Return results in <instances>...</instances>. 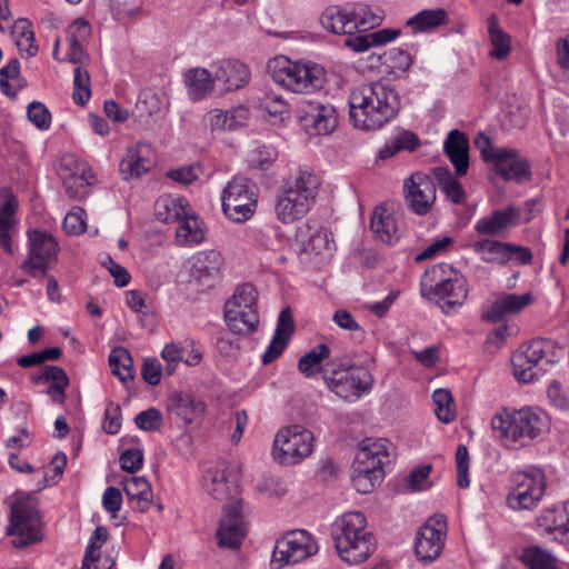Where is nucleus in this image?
<instances>
[{
    "instance_id": "1",
    "label": "nucleus",
    "mask_w": 569,
    "mask_h": 569,
    "mask_svg": "<svg viewBox=\"0 0 569 569\" xmlns=\"http://www.w3.org/2000/svg\"><path fill=\"white\" fill-rule=\"evenodd\" d=\"M348 103L353 126L363 130L380 129L400 109L397 91L381 81L363 83L353 89Z\"/></svg>"
},
{
    "instance_id": "2",
    "label": "nucleus",
    "mask_w": 569,
    "mask_h": 569,
    "mask_svg": "<svg viewBox=\"0 0 569 569\" xmlns=\"http://www.w3.org/2000/svg\"><path fill=\"white\" fill-rule=\"evenodd\" d=\"M320 184V178L310 169L299 168L290 173L278 190L277 218L291 223L305 217L316 202Z\"/></svg>"
},
{
    "instance_id": "3",
    "label": "nucleus",
    "mask_w": 569,
    "mask_h": 569,
    "mask_svg": "<svg viewBox=\"0 0 569 569\" xmlns=\"http://www.w3.org/2000/svg\"><path fill=\"white\" fill-rule=\"evenodd\" d=\"M366 517L359 512H347L331 526V537L341 559L350 565L366 561L376 549L373 535L366 530Z\"/></svg>"
},
{
    "instance_id": "4",
    "label": "nucleus",
    "mask_w": 569,
    "mask_h": 569,
    "mask_svg": "<svg viewBox=\"0 0 569 569\" xmlns=\"http://www.w3.org/2000/svg\"><path fill=\"white\" fill-rule=\"evenodd\" d=\"M493 432L505 446L510 448L523 447L538 437L546 421L543 417L531 408L507 410L496 413L491 419Z\"/></svg>"
},
{
    "instance_id": "5",
    "label": "nucleus",
    "mask_w": 569,
    "mask_h": 569,
    "mask_svg": "<svg viewBox=\"0 0 569 569\" xmlns=\"http://www.w3.org/2000/svg\"><path fill=\"white\" fill-rule=\"evenodd\" d=\"M422 295L437 302L445 313H450L467 299L465 280L448 263L429 268L421 280Z\"/></svg>"
},
{
    "instance_id": "6",
    "label": "nucleus",
    "mask_w": 569,
    "mask_h": 569,
    "mask_svg": "<svg viewBox=\"0 0 569 569\" xmlns=\"http://www.w3.org/2000/svg\"><path fill=\"white\" fill-rule=\"evenodd\" d=\"M389 462L386 439L362 440L352 463L351 480L356 490L363 495L371 492L383 479V467Z\"/></svg>"
},
{
    "instance_id": "7",
    "label": "nucleus",
    "mask_w": 569,
    "mask_h": 569,
    "mask_svg": "<svg viewBox=\"0 0 569 569\" xmlns=\"http://www.w3.org/2000/svg\"><path fill=\"white\" fill-rule=\"evenodd\" d=\"M557 347L548 339H535L512 355L515 378L522 383L538 380L557 362Z\"/></svg>"
},
{
    "instance_id": "8",
    "label": "nucleus",
    "mask_w": 569,
    "mask_h": 569,
    "mask_svg": "<svg viewBox=\"0 0 569 569\" xmlns=\"http://www.w3.org/2000/svg\"><path fill=\"white\" fill-rule=\"evenodd\" d=\"M272 79L292 92L316 91L323 86V69L315 63L292 62L284 57L268 63Z\"/></svg>"
},
{
    "instance_id": "9",
    "label": "nucleus",
    "mask_w": 569,
    "mask_h": 569,
    "mask_svg": "<svg viewBox=\"0 0 569 569\" xmlns=\"http://www.w3.org/2000/svg\"><path fill=\"white\" fill-rule=\"evenodd\" d=\"M313 435L300 425L279 430L273 441V458L283 465H296L309 457L313 450Z\"/></svg>"
},
{
    "instance_id": "10",
    "label": "nucleus",
    "mask_w": 569,
    "mask_h": 569,
    "mask_svg": "<svg viewBox=\"0 0 569 569\" xmlns=\"http://www.w3.org/2000/svg\"><path fill=\"white\" fill-rule=\"evenodd\" d=\"M223 213L234 222L249 220L257 209L254 184L244 177H234L223 189L221 197Z\"/></svg>"
},
{
    "instance_id": "11",
    "label": "nucleus",
    "mask_w": 569,
    "mask_h": 569,
    "mask_svg": "<svg viewBox=\"0 0 569 569\" xmlns=\"http://www.w3.org/2000/svg\"><path fill=\"white\" fill-rule=\"evenodd\" d=\"M41 518L31 505L18 501L12 503L10 511V523L7 527V535L12 537L16 548H23L42 539Z\"/></svg>"
},
{
    "instance_id": "12",
    "label": "nucleus",
    "mask_w": 569,
    "mask_h": 569,
    "mask_svg": "<svg viewBox=\"0 0 569 569\" xmlns=\"http://www.w3.org/2000/svg\"><path fill=\"white\" fill-rule=\"evenodd\" d=\"M29 252L21 269L33 278L47 277L50 264L56 260L58 242L50 233L40 230L28 232Z\"/></svg>"
},
{
    "instance_id": "13",
    "label": "nucleus",
    "mask_w": 569,
    "mask_h": 569,
    "mask_svg": "<svg viewBox=\"0 0 569 569\" xmlns=\"http://www.w3.org/2000/svg\"><path fill=\"white\" fill-rule=\"evenodd\" d=\"M447 519L442 515L430 517L418 530L415 553L423 563L435 561L442 553L447 538Z\"/></svg>"
},
{
    "instance_id": "14",
    "label": "nucleus",
    "mask_w": 569,
    "mask_h": 569,
    "mask_svg": "<svg viewBox=\"0 0 569 569\" xmlns=\"http://www.w3.org/2000/svg\"><path fill=\"white\" fill-rule=\"evenodd\" d=\"M318 552V545L306 530H296L287 533L277 542L273 551V561L291 565L303 561Z\"/></svg>"
},
{
    "instance_id": "15",
    "label": "nucleus",
    "mask_w": 569,
    "mask_h": 569,
    "mask_svg": "<svg viewBox=\"0 0 569 569\" xmlns=\"http://www.w3.org/2000/svg\"><path fill=\"white\" fill-rule=\"evenodd\" d=\"M241 512L242 500L240 499L231 500L224 506L216 535L220 548L238 549L241 546L248 532Z\"/></svg>"
},
{
    "instance_id": "16",
    "label": "nucleus",
    "mask_w": 569,
    "mask_h": 569,
    "mask_svg": "<svg viewBox=\"0 0 569 569\" xmlns=\"http://www.w3.org/2000/svg\"><path fill=\"white\" fill-rule=\"evenodd\" d=\"M433 179L423 173L415 172L405 180L403 192L408 208L418 216L429 213L436 201Z\"/></svg>"
},
{
    "instance_id": "17",
    "label": "nucleus",
    "mask_w": 569,
    "mask_h": 569,
    "mask_svg": "<svg viewBox=\"0 0 569 569\" xmlns=\"http://www.w3.org/2000/svg\"><path fill=\"white\" fill-rule=\"evenodd\" d=\"M515 487L507 496V505L513 510L533 509L541 500L546 482L542 473H519L515 478Z\"/></svg>"
},
{
    "instance_id": "18",
    "label": "nucleus",
    "mask_w": 569,
    "mask_h": 569,
    "mask_svg": "<svg viewBox=\"0 0 569 569\" xmlns=\"http://www.w3.org/2000/svg\"><path fill=\"white\" fill-rule=\"evenodd\" d=\"M302 128L309 134H329L338 124L336 109L331 104L307 101L299 111Z\"/></svg>"
},
{
    "instance_id": "19",
    "label": "nucleus",
    "mask_w": 569,
    "mask_h": 569,
    "mask_svg": "<svg viewBox=\"0 0 569 569\" xmlns=\"http://www.w3.org/2000/svg\"><path fill=\"white\" fill-rule=\"evenodd\" d=\"M373 382L370 371L358 366L339 378H327V387L345 400L359 399L371 390Z\"/></svg>"
},
{
    "instance_id": "20",
    "label": "nucleus",
    "mask_w": 569,
    "mask_h": 569,
    "mask_svg": "<svg viewBox=\"0 0 569 569\" xmlns=\"http://www.w3.org/2000/svg\"><path fill=\"white\" fill-rule=\"evenodd\" d=\"M190 278L203 288H210L219 279L223 258L216 250L199 251L191 258Z\"/></svg>"
},
{
    "instance_id": "21",
    "label": "nucleus",
    "mask_w": 569,
    "mask_h": 569,
    "mask_svg": "<svg viewBox=\"0 0 569 569\" xmlns=\"http://www.w3.org/2000/svg\"><path fill=\"white\" fill-rule=\"evenodd\" d=\"M296 241L301 252L330 256L335 249L331 233L322 227L307 222L297 228Z\"/></svg>"
},
{
    "instance_id": "22",
    "label": "nucleus",
    "mask_w": 569,
    "mask_h": 569,
    "mask_svg": "<svg viewBox=\"0 0 569 569\" xmlns=\"http://www.w3.org/2000/svg\"><path fill=\"white\" fill-rule=\"evenodd\" d=\"M152 153L151 146L144 142L128 147L119 164L122 178L129 180L146 174L152 167Z\"/></svg>"
},
{
    "instance_id": "23",
    "label": "nucleus",
    "mask_w": 569,
    "mask_h": 569,
    "mask_svg": "<svg viewBox=\"0 0 569 569\" xmlns=\"http://www.w3.org/2000/svg\"><path fill=\"white\" fill-rule=\"evenodd\" d=\"M493 164L498 174L505 180L522 182L530 179V166L516 149L500 148Z\"/></svg>"
},
{
    "instance_id": "24",
    "label": "nucleus",
    "mask_w": 569,
    "mask_h": 569,
    "mask_svg": "<svg viewBox=\"0 0 569 569\" xmlns=\"http://www.w3.org/2000/svg\"><path fill=\"white\" fill-rule=\"evenodd\" d=\"M532 296L530 292L523 295L503 293L482 313V319L489 322H500L508 316L521 312L531 305Z\"/></svg>"
},
{
    "instance_id": "25",
    "label": "nucleus",
    "mask_w": 569,
    "mask_h": 569,
    "mask_svg": "<svg viewBox=\"0 0 569 569\" xmlns=\"http://www.w3.org/2000/svg\"><path fill=\"white\" fill-rule=\"evenodd\" d=\"M538 527L543 533L552 536L553 540L569 543V501L562 508L546 509L537 519Z\"/></svg>"
},
{
    "instance_id": "26",
    "label": "nucleus",
    "mask_w": 569,
    "mask_h": 569,
    "mask_svg": "<svg viewBox=\"0 0 569 569\" xmlns=\"http://www.w3.org/2000/svg\"><path fill=\"white\" fill-rule=\"evenodd\" d=\"M168 410L186 425L199 420L206 410L203 401L189 392H173L168 398Z\"/></svg>"
},
{
    "instance_id": "27",
    "label": "nucleus",
    "mask_w": 569,
    "mask_h": 569,
    "mask_svg": "<svg viewBox=\"0 0 569 569\" xmlns=\"http://www.w3.org/2000/svg\"><path fill=\"white\" fill-rule=\"evenodd\" d=\"M443 151L455 167L456 176H465L469 169V140L466 133L458 129L449 131Z\"/></svg>"
},
{
    "instance_id": "28",
    "label": "nucleus",
    "mask_w": 569,
    "mask_h": 569,
    "mask_svg": "<svg viewBox=\"0 0 569 569\" xmlns=\"http://www.w3.org/2000/svg\"><path fill=\"white\" fill-rule=\"evenodd\" d=\"M295 330V322L290 308L280 311L272 340L262 355L263 365H269L281 356Z\"/></svg>"
},
{
    "instance_id": "29",
    "label": "nucleus",
    "mask_w": 569,
    "mask_h": 569,
    "mask_svg": "<svg viewBox=\"0 0 569 569\" xmlns=\"http://www.w3.org/2000/svg\"><path fill=\"white\" fill-rule=\"evenodd\" d=\"M519 210L516 207H507L502 210H493L488 217L480 218L475 230L482 236L497 237L503 233L508 228L517 224Z\"/></svg>"
},
{
    "instance_id": "30",
    "label": "nucleus",
    "mask_w": 569,
    "mask_h": 569,
    "mask_svg": "<svg viewBox=\"0 0 569 569\" xmlns=\"http://www.w3.org/2000/svg\"><path fill=\"white\" fill-rule=\"evenodd\" d=\"M319 21L323 29L333 34H353L358 30L357 14L348 13L338 6L326 8Z\"/></svg>"
},
{
    "instance_id": "31",
    "label": "nucleus",
    "mask_w": 569,
    "mask_h": 569,
    "mask_svg": "<svg viewBox=\"0 0 569 569\" xmlns=\"http://www.w3.org/2000/svg\"><path fill=\"white\" fill-rule=\"evenodd\" d=\"M250 72L239 60L226 59L218 63L214 79L224 84L226 90H238L248 83Z\"/></svg>"
},
{
    "instance_id": "32",
    "label": "nucleus",
    "mask_w": 569,
    "mask_h": 569,
    "mask_svg": "<svg viewBox=\"0 0 569 569\" xmlns=\"http://www.w3.org/2000/svg\"><path fill=\"white\" fill-rule=\"evenodd\" d=\"M228 462L220 460L214 467H210L203 475V487L216 500L230 498L231 491L227 479Z\"/></svg>"
},
{
    "instance_id": "33",
    "label": "nucleus",
    "mask_w": 569,
    "mask_h": 569,
    "mask_svg": "<svg viewBox=\"0 0 569 569\" xmlns=\"http://www.w3.org/2000/svg\"><path fill=\"white\" fill-rule=\"evenodd\" d=\"M249 113L244 106L228 111L214 110L209 116L210 128L212 131L236 130L246 124Z\"/></svg>"
},
{
    "instance_id": "34",
    "label": "nucleus",
    "mask_w": 569,
    "mask_h": 569,
    "mask_svg": "<svg viewBox=\"0 0 569 569\" xmlns=\"http://www.w3.org/2000/svg\"><path fill=\"white\" fill-rule=\"evenodd\" d=\"M432 174L446 198L455 204H465L467 194L458 178L450 171L448 167H436Z\"/></svg>"
},
{
    "instance_id": "35",
    "label": "nucleus",
    "mask_w": 569,
    "mask_h": 569,
    "mask_svg": "<svg viewBox=\"0 0 569 569\" xmlns=\"http://www.w3.org/2000/svg\"><path fill=\"white\" fill-rule=\"evenodd\" d=\"M224 321L230 331L238 336H250L257 331L259 326L258 310H241L224 309Z\"/></svg>"
},
{
    "instance_id": "36",
    "label": "nucleus",
    "mask_w": 569,
    "mask_h": 569,
    "mask_svg": "<svg viewBox=\"0 0 569 569\" xmlns=\"http://www.w3.org/2000/svg\"><path fill=\"white\" fill-rule=\"evenodd\" d=\"M214 78L204 68H193L186 72L184 82L188 88V94L191 100L199 101L203 99L213 89Z\"/></svg>"
},
{
    "instance_id": "37",
    "label": "nucleus",
    "mask_w": 569,
    "mask_h": 569,
    "mask_svg": "<svg viewBox=\"0 0 569 569\" xmlns=\"http://www.w3.org/2000/svg\"><path fill=\"white\" fill-rule=\"evenodd\" d=\"M370 229L386 243H393L399 239L395 217L385 208H377L370 220Z\"/></svg>"
},
{
    "instance_id": "38",
    "label": "nucleus",
    "mask_w": 569,
    "mask_h": 569,
    "mask_svg": "<svg viewBox=\"0 0 569 569\" xmlns=\"http://www.w3.org/2000/svg\"><path fill=\"white\" fill-rule=\"evenodd\" d=\"M448 22L447 11L442 8L422 10L407 20L406 26L415 32H426Z\"/></svg>"
},
{
    "instance_id": "39",
    "label": "nucleus",
    "mask_w": 569,
    "mask_h": 569,
    "mask_svg": "<svg viewBox=\"0 0 569 569\" xmlns=\"http://www.w3.org/2000/svg\"><path fill=\"white\" fill-rule=\"evenodd\" d=\"M26 81L20 76V62L17 58L11 59L0 69V90L7 97L13 99L18 90L24 88Z\"/></svg>"
},
{
    "instance_id": "40",
    "label": "nucleus",
    "mask_w": 569,
    "mask_h": 569,
    "mask_svg": "<svg viewBox=\"0 0 569 569\" xmlns=\"http://www.w3.org/2000/svg\"><path fill=\"white\" fill-rule=\"evenodd\" d=\"M187 211V202L182 198L160 197L156 202V216L164 223L178 222Z\"/></svg>"
},
{
    "instance_id": "41",
    "label": "nucleus",
    "mask_w": 569,
    "mask_h": 569,
    "mask_svg": "<svg viewBox=\"0 0 569 569\" xmlns=\"http://www.w3.org/2000/svg\"><path fill=\"white\" fill-rule=\"evenodd\" d=\"M123 490L130 500L138 501L140 511H147L152 497L151 485L143 477H129L123 480Z\"/></svg>"
},
{
    "instance_id": "42",
    "label": "nucleus",
    "mask_w": 569,
    "mask_h": 569,
    "mask_svg": "<svg viewBox=\"0 0 569 569\" xmlns=\"http://www.w3.org/2000/svg\"><path fill=\"white\" fill-rule=\"evenodd\" d=\"M488 33L492 47L490 57L498 60L508 57L511 50V39L509 34L501 30L496 16H491L488 19Z\"/></svg>"
},
{
    "instance_id": "43",
    "label": "nucleus",
    "mask_w": 569,
    "mask_h": 569,
    "mask_svg": "<svg viewBox=\"0 0 569 569\" xmlns=\"http://www.w3.org/2000/svg\"><path fill=\"white\" fill-rule=\"evenodd\" d=\"M330 356V349L326 343H320L306 352L298 361L299 371L307 378L321 372V365L323 360Z\"/></svg>"
},
{
    "instance_id": "44",
    "label": "nucleus",
    "mask_w": 569,
    "mask_h": 569,
    "mask_svg": "<svg viewBox=\"0 0 569 569\" xmlns=\"http://www.w3.org/2000/svg\"><path fill=\"white\" fill-rule=\"evenodd\" d=\"M485 246L490 247L489 254H492L493 257H483V261L506 264L511 260L512 243L485 239L473 242L471 248L476 253H485Z\"/></svg>"
},
{
    "instance_id": "45",
    "label": "nucleus",
    "mask_w": 569,
    "mask_h": 569,
    "mask_svg": "<svg viewBox=\"0 0 569 569\" xmlns=\"http://www.w3.org/2000/svg\"><path fill=\"white\" fill-rule=\"evenodd\" d=\"M381 66H385L389 74L398 76L409 70L412 57L406 50L391 48L379 56Z\"/></svg>"
},
{
    "instance_id": "46",
    "label": "nucleus",
    "mask_w": 569,
    "mask_h": 569,
    "mask_svg": "<svg viewBox=\"0 0 569 569\" xmlns=\"http://www.w3.org/2000/svg\"><path fill=\"white\" fill-rule=\"evenodd\" d=\"M109 365L112 373L122 382L133 379V359L126 348H113L109 355Z\"/></svg>"
},
{
    "instance_id": "47",
    "label": "nucleus",
    "mask_w": 569,
    "mask_h": 569,
    "mask_svg": "<svg viewBox=\"0 0 569 569\" xmlns=\"http://www.w3.org/2000/svg\"><path fill=\"white\" fill-rule=\"evenodd\" d=\"M520 560L528 569H559L557 559L539 546L523 549Z\"/></svg>"
},
{
    "instance_id": "48",
    "label": "nucleus",
    "mask_w": 569,
    "mask_h": 569,
    "mask_svg": "<svg viewBox=\"0 0 569 569\" xmlns=\"http://www.w3.org/2000/svg\"><path fill=\"white\" fill-rule=\"evenodd\" d=\"M94 174L91 170H82L80 173L73 172L62 178L66 193L73 200H81L88 193V187Z\"/></svg>"
},
{
    "instance_id": "49",
    "label": "nucleus",
    "mask_w": 569,
    "mask_h": 569,
    "mask_svg": "<svg viewBox=\"0 0 569 569\" xmlns=\"http://www.w3.org/2000/svg\"><path fill=\"white\" fill-rule=\"evenodd\" d=\"M178 228L176 230V237L178 240L183 242H201L204 239L203 230L201 229V223L198 218L193 214H190L188 210L178 220Z\"/></svg>"
},
{
    "instance_id": "50",
    "label": "nucleus",
    "mask_w": 569,
    "mask_h": 569,
    "mask_svg": "<svg viewBox=\"0 0 569 569\" xmlns=\"http://www.w3.org/2000/svg\"><path fill=\"white\" fill-rule=\"evenodd\" d=\"M249 238L256 247L263 250H274L280 244L279 228L271 224L250 229Z\"/></svg>"
},
{
    "instance_id": "51",
    "label": "nucleus",
    "mask_w": 569,
    "mask_h": 569,
    "mask_svg": "<svg viewBox=\"0 0 569 569\" xmlns=\"http://www.w3.org/2000/svg\"><path fill=\"white\" fill-rule=\"evenodd\" d=\"M73 84L74 91L72 97L74 102L79 106H84L91 97L90 76L89 72L80 66L73 71Z\"/></svg>"
},
{
    "instance_id": "52",
    "label": "nucleus",
    "mask_w": 569,
    "mask_h": 569,
    "mask_svg": "<svg viewBox=\"0 0 569 569\" xmlns=\"http://www.w3.org/2000/svg\"><path fill=\"white\" fill-rule=\"evenodd\" d=\"M432 400L436 406L435 412L440 421L449 423L455 420L456 415L450 409V405L452 403V397L449 390H435L432 395Z\"/></svg>"
},
{
    "instance_id": "53",
    "label": "nucleus",
    "mask_w": 569,
    "mask_h": 569,
    "mask_svg": "<svg viewBox=\"0 0 569 569\" xmlns=\"http://www.w3.org/2000/svg\"><path fill=\"white\" fill-rule=\"evenodd\" d=\"M12 33L18 38L17 44L22 46L21 40L24 39L29 46L26 49L28 57H33L38 52V47L34 44V32L32 30L31 22L28 19H18L13 27Z\"/></svg>"
},
{
    "instance_id": "54",
    "label": "nucleus",
    "mask_w": 569,
    "mask_h": 569,
    "mask_svg": "<svg viewBox=\"0 0 569 569\" xmlns=\"http://www.w3.org/2000/svg\"><path fill=\"white\" fill-rule=\"evenodd\" d=\"M62 355V350L60 347H51L44 349L42 351L32 352L30 355H26L19 357L17 359V363L22 368H29L38 365H42L46 361H54L58 360Z\"/></svg>"
},
{
    "instance_id": "55",
    "label": "nucleus",
    "mask_w": 569,
    "mask_h": 569,
    "mask_svg": "<svg viewBox=\"0 0 569 569\" xmlns=\"http://www.w3.org/2000/svg\"><path fill=\"white\" fill-rule=\"evenodd\" d=\"M28 119L40 130H48L51 126L49 109L39 101H32L27 108Z\"/></svg>"
},
{
    "instance_id": "56",
    "label": "nucleus",
    "mask_w": 569,
    "mask_h": 569,
    "mask_svg": "<svg viewBox=\"0 0 569 569\" xmlns=\"http://www.w3.org/2000/svg\"><path fill=\"white\" fill-rule=\"evenodd\" d=\"M261 108L270 118L282 121L289 112L288 103L279 94H267L261 101Z\"/></svg>"
},
{
    "instance_id": "57",
    "label": "nucleus",
    "mask_w": 569,
    "mask_h": 569,
    "mask_svg": "<svg viewBox=\"0 0 569 569\" xmlns=\"http://www.w3.org/2000/svg\"><path fill=\"white\" fill-rule=\"evenodd\" d=\"M136 426L143 431H157L163 423L161 412L156 408L141 411L134 418Z\"/></svg>"
},
{
    "instance_id": "58",
    "label": "nucleus",
    "mask_w": 569,
    "mask_h": 569,
    "mask_svg": "<svg viewBox=\"0 0 569 569\" xmlns=\"http://www.w3.org/2000/svg\"><path fill=\"white\" fill-rule=\"evenodd\" d=\"M91 37L90 23L84 18H77L67 28V39L69 42L87 43Z\"/></svg>"
},
{
    "instance_id": "59",
    "label": "nucleus",
    "mask_w": 569,
    "mask_h": 569,
    "mask_svg": "<svg viewBox=\"0 0 569 569\" xmlns=\"http://www.w3.org/2000/svg\"><path fill=\"white\" fill-rule=\"evenodd\" d=\"M457 483L460 488H467L470 483L468 478L469 453L465 445H459L456 451Z\"/></svg>"
},
{
    "instance_id": "60",
    "label": "nucleus",
    "mask_w": 569,
    "mask_h": 569,
    "mask_svg": "<svg viewBox=\"0 0 569 569\" xmlns=\"http://www.w3.org/2000/svg\"><path fill=\"white\" fill-rule=\"evenodd\" d=\"M31 381L36 385L49 381L69 383V378L63 368L57 366H44L42 372L31 376Z\"/></svg>"
},
{
    "instance_id": "61",
    "label": "nucleus",
    "mask_w": 569,
    "mask_h": 569,
    "mask_svg": "<svg viewBox=\"0 0 569 569\" xmlns=\"http://www.w3.org/2000/svg\"><path fill=\"white\" fill-rule=\"evenodd\" d=\"M84 210L80 207H74L63 220V230L68 234H80L86 230V221L83 218Z\"/></svg>"
},
{
    "instance_id": "62",
    "label": "nucleus",
    "mask_w": 569,
    "mask_h": 569,
    "mask_svg": "<svg viewBox=\"0 0 569 569\" xmlns=\"http://www.w3.org/2000/svg\"><path fill=\"white\" fill-rule=\"evenodd\" d=\"M257 489L268 497L280 498L288 491L286 483L279 477H264L259 481Z\"/></svg>"
},
{
    "instance_id": "63",
    "label": "nucleus",
    "mask_w": 569,
    "mask_h": 569,
    "mask_svg": "<svg viewBox=\"0 0 569 569\" xmlns=\"http://www.w3.org/2000/svg\"><path fill=\"white\" fill-rule=\"evenodd\" d=\"M119 461L122 470L133 473L142 467L143 451L139 448L127 449L121 453Z\"/></svg>"
},
{
    "instance_id": "64",
    "label": "nucleus",
    "mask_w": 569,
    "mask_h": 569,
    "mask_svg": "<svg viewBox=\"0 0 569 569\" xmlns=\"http://www.w3.org/2000/svg\"><path fill=\"white\" fill-rule=\"evenodd\" d=\"M431 472V465H423L412 470L407 477V485L412 491L427 489L430 485L428 478Z\"/></svg>"
}]
</instances>
